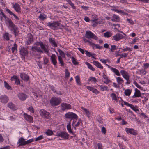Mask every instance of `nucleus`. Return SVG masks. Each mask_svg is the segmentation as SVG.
I'll list each match as a JSON object with an SVG mask.
<instances>
[{"instance_id": "2eb2a0df", "label": "nucleus", "mask_w": 149, "mask_h": 149, "mask_svg": "<svg viewBox=\"0 0 149 149\" xmlns=\"http://www.w3.org/2000/svg\"><path fill=\"white\" fill-rule=\"evenodd\" d=\"M81 122V120L80 119H79L78 121L77 122H76V121L75 120H73L72 124V125L74 127L75 129H76V127L79 126Z\"/></svg>"}, {"instance_id": "c756f323", "label": "nucleus", "mask_w": 149, "mask_h": 149, "mask_svg": "<svg viewBox=\"0 0 149 149\" xmlns=\"http://www.w3.org/2000/svg\"><path fill=\"white\" fill-rule=\"evenodd\" d=\"M49 41L52 45H53L54 46L57 47V44L55 41L53 40L52 38H49Z\"/></svg>"}, {"instance_id": "9b49d317", "label": "nucleus", "mask_w": 149, "mask_h": 149, "mask_svg": "<svg viewBox=\"0 0 149 149\" xmlns=\"http://www.w3.org/2000/svg\"><path fill=\"white\" fill-rule=\"evenodd\" d=\"M120 73L125 79L127 80H129V76L126 72L124 70H121L120 71Z\"/></svg>"}, {"instance_id": "864d4df0", "label": "nucleus", "mask_w": 149, "mask_h": 149, "mask_svg": "<svg viewBox=\"0 0 149 149\" xmlns=\"http://www.w3.org/2000/svg\"><path fill=\"white\" fill-rule=\"evenodd\" d=\"M40 46L41 48L44 50V51H45V50H46L47 49L42 42H41V44H40Z\"/></svg>"}, {"instance_id": "423d86ee", "label": "nucleus", "mask_w": 149, "mask_h": 149, "mask_svg": "<svg viewBox=\"0 0 149 149\" xmlns=\"http://www.w3.org/2000/svg\"><path fill=\"white\" fill-rule=\"evenodd\" d=\"M40 115L44 118H49L50 117V113L44 110H40Z\"/></svg>"}, {"instance_id": "a19ab883", "label": "nucleus", "mask_w": 149, "mask_h": 149, "mask_svg": "<svg viewBox=\"0 0 149 149\" xmlns=\"http://www.w3.org/2000/svg\"><path fill=\"white\" fill-rule=\"evenodd\" d=\"M117 82L120 84L123 82V80L120 78V77H118L117 78Z\"/></svg>"}, {"instance_id": "7c9ffc66", "label": "nucleus", "mask_w": 149, "mask_h": 149, "mask_svg": "<svg viewBox=\"0 0 149 149\" xmlns=\"http://www.w3.org/2000/svg\"><path fill=\"white\" fill-rule=\"evenodd\" d=\"M131 91L129 89H127L125 90L124 93L126 96H129L131 94Z\"/></svg>"}, {"instance_id": "39448f33", "label": "nucleus", "mask_w": 149, "mask_h": 149, "mask_svg": "<svg viewBox=\"0 0 149 149\" xmlns=\"http://www.w3.org/2000/svg\"><path fill=\"white\" fill-rule=\"evenodd\" d=\"M47 25L48 26L52 27V29H54L60 25V23L58 21L53 22L52 23L50 22L47 23Z\"/></svg>"}, {"instance_id": "0eeeda50", "label": "nucleus", "mask_w": 149, "mask_h": 149, "mask_svg": "<svg viewBox=\"0 0 149 149\" xmlns=\"http://www.w3.org/2000/svg\"><path fill=\"white\" fill-rule=\"evenodd\" d=\"M50 103L52 106H56L60 103V100L56 97L52 98L50 100Z\"/></svg>"}, {"instance_id": "603ef678", "label": "nucleus", "mask_w": 149, "mask_h": 149, "mask_svg": "<svg viewBox=\"0 0 149 149\" xmlns=\"http://www.w3.org/2000/svg\"><path fill=\"white\" fill-rule=\"evenodd\" d=\"M39 18L40 19L44 20L45 19H46V17H45L42 14H41L40 15V16L39 17Z\"/></svg>"}, {"instance_id": "c85d7f7f", "label": "nucleus", "mask_w": 149, "mask_h": 149, "mask_svg": "<svg viewBox=\"0 0 149 149\" xmlns=\"http://www.w3.org/2000/svg\"><path fill=\"white\" fill-rule=\"evenodd\" d=\"M4 84L5 87L6 89L8 90H12L11 86L6 81H4Z\"/></svg>"}, {"instance_id": "393cba45", "label": "nucleus", "mask_w": 149, "mask_h": 149, "mask_svg": "<svg viewBox=\"0 0 149 149\" xmlns=\"http://www.w3.org/2000/svg\"><path fill=\"white\" fill-rule=\"evenodd\" d=\"M1 101L3 103H6L8 100V97L6 96H4L0 98Z\"/></svg>"}, {"instance_id": "1a4fd4ad", "label": "nucleus", "mask_w": 149, "mask_h": 149, "mask_svg": "<svg viewBox=\"0 0 149 149\" xmlns=\"http://www.w3.org/2000/svg\"><path fill=\"white\" fill-rule=\"evenodd\" d=\"M56 58L57 57L56 55L52 54L51 56L50 59L51 62L54 66L56 65L57 64Z\"/></svg>"}, {"instance_id": "bb28decb", "label": "nucleus", "mask_w": 149, "mask_h": 149, "mask_svg": "<svg viewBox=\"0 0 149 149\" xmlns=\"http://www.w3.org/2000/svg\"><path fill=\"white\" fill-rule=\"evenodd\" d=\"M93 63L97 67L100 68L102 69L103 68V67L98 61H93Z\"/></svg>"}, {"instance_id": "680f3d73", "label": "nucleus", "mask_w": 149, "mask_h": 149, "mask_svg": "<svg viewBox=\"0 0 149 149\" xmlns=\"http://www.w3.org/2000/svg\"><path fill=\"white\" fill-rule=\"evenodd\" d=\"M127 21H129V22L132 25H133L134 24V22L132 20L128 19H127Z\"/></svg>"}, {"instance_id": "c9c22d12", "label": "nucleus", "mask_w": 149, "mask_h": 149, "mask_svg": "<svg viewBox=\"0 0 149 149\" xmlns=\"http://www.w3.org/2000/svg\"><path fill=\"white\" fill-rule=\"evenodd\" d=\"M45 134L49 136L52 135L53 134V132L49 129L47 130L45 132Z\"/></svg>"}, {"instance_id": "3c124183", "label": "nucleus", "mask_w": 149, "mask_h": 149, "mask_svg": "<svg viewBox=\"0 0 149 149\" xmlns=\"http://www.w3.org/2000/svg\"><path fill=\"white\" fill-rule=\"evenodd\" d=\"M85 54H86V55H87L88 56L90 57L92 56V54L91 53L89 52H88V51L87 50H85Z\"/></svg>"}, {"instance_id": "49530a36", "label": "nucleus", "mask_w": 149, "mask_h": 149, "mask_svg": "<svg viewBox=\"0 0 149 149\" xmlns=\"http://www.w3.org/2000/svg\"><path fill=\"white\" fill-rule=\"evenodd\" d=\"M34 140L33 139H29V140H28L26 141H25V143L22 144V145H26L28 144L33 141Z\"/></svg>"}, {"instance_id": "cd10ccee", "label": "nucleus", "mask_w": 149, "mask_h": 149, "mask_svg": "<svg viewBox=\"0 0 149 149\" xmlns=\"http://www.w3.org/2000/svg\"><path fill=\"white\" fill-rule=\"evenodd\" d=\"M13 8L17 12H19L20 10V7L19 5L17 3H15L13 6Z\"/></svg>"}, {"instance_id": "b1692460", "label": "nucleus", "mask_w": 149, "mask_h": 149, "mask_svg": "<svg viewBox=\"0 0 149 149\" xmlns=\"http://www.w3.org/2000/svg\"><path fill=\"white\" fill-rule=\"evenodd\" d=\"M11 80L12 81H15V83L17 85L19 84L20 83V81L17 79V77L15 76H13L11 78Z\"/></svg>"}, {"instance_id": "473e14b6", "label": "nucleus", "mask_w": 149, "mask_h": 149, "mask_svg": "<svg viewBox=\"0 0 149 149\" xmlns=\"http://www.w3.org/2000/svg\"><path fill=\"white\" fill-rule=\"evenodd\" d=\"M104 36L105 37L109 38L112 35V33H111L110 32H107L104 34Z\"/></svg>"}, {"instance_id": "052dcab7", "label": "nucleus", "mask_w": 149, "mask_h": 149, "mask_svg": "<svg viewBox=\"0 0 149 149\" xmlns=\"http://www.w3.org/2000/svg\"><path fill=\"white\" fill-rule=\"evenodd\" d=\"M98 149H102V146L100 143H98L97 144Z\"/></svg>"}, {"instance_id": "aec40b11", "label": "nucleus", "mask_w": 149, "mask_h": 149, "mask_svg": "<svg viewBox=\"0 0 149 149\" xmlns=\"http://www.w3.org/2000/svg\"><path fill=\"white\" fill-rule=\"evenodd\" d=\"M20 54L23 56H26L28 53V51L26 49H22L20 50Z\"/></svg>"}, {"instance_id": "2f4dec72", "label": "nucleus", "mask_w": 149, "mask_h": 149, "mask_svg": "<svg viewBox=\"0 0 149 149\" xmlns=\"http://www.w3.org/2000/svg\"><path fill=\"white\" fill-rule=\"evenodd\" d=\"M111 70L115 73L118 76L120 75V74L118 70L115 68L111 67Z\"/></svg>"}, {"instance_id": "774afa93", "label": "nucleus", "mask_w": 149, "mask_h": 149, "mask_svg": "<svg viewBox=\"0 0 149 149\" xmlns=\"http://www.w3.org/2000/svg\"><path fill=\"white\" fill-rule=\"evenodd\" d=\"M70 5L74 9H75L76 8V7L75 6H74V4L72 2H70V3H69Z\"/></svg>"}, {"instance_id": "4d7b16f0", "label": "nucleus", "mask_w": 149, "mask_h": 149, "mask_svg": "<svg viewBox=\"0 0 149 149\" xmlns=\"http://www.w3.org/2000/svg\"><path fill=\"white\" fill-rule=\"evenodd\" d=\"M97 19H94L93 20H92V21L93 22H95V24H93V26H96V24L98 23V22H97Z\"/></svg>"}, {"instance_id": "58836bf2", "label": "nucleus", "mask_w": 149, "mask_h": 149, "mask_svg": "<svg viewBox=\"0 0 149 149\" xmlns=\"http://www.w3.org/2000/svg\"><path fill=\"white\" fill-rule=\"evenodd\" d=\"M86 64L88 65V68L89 69L91 70H92L94 71L95 70V69L91 65L90 63H89L88 62H86Z\"/></svg>"}, {"instance_id": "a878e982", "label": "nucleus", "mask_w": 149, "mask_h": 149, "mask_svg": "<svg viewBox=\"0 0 149 149\" xmlns=\"http://www.w3.org/2000/svg\"><path fill=\"white\" fill-rule=\"evenodd\" d=\"M111 20L113 22H119L120 21V18L118 16H117L115 14H114L113 18L111 19Z\"/></svg>"}, {"instance_id": "6ab92c4d", "label": "nucleus", "mask_w": 149, "mask_h": 149, "mask_svg": "<svg viewBox=\"0 0 149 149\" xmlns=\"http://www.w3.org/2000/svg\"><path fill=\"white\" fill-rule=\"evenodd\" d=\"M33 38L32 35L31 33L28 34V39L27 40L28 44H29L33 42Z\"/></svg>"}, {"instance_id": "8fccbe9b", "label": "nucleus", "mask_w": 149, "mask_h": 149, "mask_svg": "<svg viewBox=\"0 0 149 149\" xmlns=\"http://www.w3.org/2000/svg\"><path fill=\"white\" fill-rule=\"evenodd\" d=\"M9 33H6L5 34V38L7 40H9Z\"/></svg>"}, {"instance_id": "ea45409f", "label": "nucleus", "mask_w": 149, "mask_h": 149, "mask_svg": "<svg viewBox=\"0 0 149 149\" xmlns=\"http://www.w3.org/2000/svg\"><path fill=\"white\" fill-rule=\"evenodd\" d=\"M82 109L84 110V111L85 112L86 114L87 115L88 117H89V115L90 114V113L89 111L87 109H86L82 107Z\"/></svg>"}, {"instance_id": "6e6552de", "label": "nucleus", "mask_w": 149, "mask_h": 149, "mask_svg": "<svg viewBox=\"0 0 149 149\" xmlns=\"http://www.w3.org/2000/svg\"><path fill=\"white\" fill-rule=\"evenodd\" d=\"M113 38L114 40L118 41L120 39L124 38V36L121 34L117 33L113 36Z\"/></svg>"}, {"instance_id": "f8f14e48", "label": "nucleus", "mask_w": 149, "mask_h": 149, "mask_svg": "<svg viewBox=\"0 0 149 149\" xmlns=\"http://www.w3.org/2000/svg\"><path fill=\"white\" fill-rule=\"evenodd\" d=\"M24 117L28 121L30 122H33V118L32 116L30 115H28L27 114L25 113L24 114Z\"/></svg>"}, {"instance_id": "4468645a", "label": "nucleus", "mask_w": 149, "mask_h": 149, "mask_svg": "<svg viewBox=\"0 0 149 149\" xmlns=\"http://www.w3.org/2000/svg\"><path fill=\"white\" fill-rule=\"evenodd\" d=\"M125 130L126 132L127 133H130L134 135H136V134L135 131L133 129L126 128Z\"/></svg>"}, {"instance_id": "de8ad7c7", "label": "nucleus", "mask_w": 149, "mask_h": 149, "mask_svg": "<svg viewBox=\"0 0 149 149\" xmlns=\"http://www.w3.org/2000/svg\"><path fill=\"white\" fill-rule=\"evenodd\" d=\"M111 48L110 50L112 52H113L114 50L116 49V47L115 45H111Z\"/></svg>"}, {"instance_id": "5fc2aeb1", "label": "nucleus", "mask_w": 149, "mask_h": 149, "mask_svg": "<svg viewBox=\"0 0 149 149\" xmlns=\"http://www.w3.org/2000/svg\"><path fill=\"white\" fill-rule=\"evenodd\" d=\"M89 80L90 81H92L94 82H97V80H96V78L94 77H90Z\"/></svg>"}, {"instance_id": "a211bd4d", "label": "nucleus", "mask_w": 149, "mask_h": 149, "mask_svg": "<svg viewBox=\"0 0 149 149\" xmlns=\"http://www.w3.org/2000/svg\"><path fill=\"white\" fill-rule=\"evenodd\" d=\"M135 92L133 96H132V97L133 98H134L136 97H139L141 95V93L140 91L137 89V88H136L135 89Z\"/></svg>"}, {"instance_id": "09e8293b", "label": "nucleus", "mask_w": 149, "mask_h": 149, "mask_svg": "<svg viewBox=\"0 0 149 149\" xmlns=\"http://www.w3.org/2000/svg\"><path fill=\"white\" fill-rule=\"evenodd\" d=\"M58 51L59 52V54L61 56L63 57L65 56V54L61 50L59 49L58 50Z\"/></svg>"}, {"instance_id": "dca6fc26", "label": "nucleus", "mask_w": 149, "mask_h": 149, "mask_svg": "<svg viewBox=\"0 0 149 149\" xmlns=\"http://www.w3.org/2000/svg\"><path fill=\"white\" fill-rule=\"evenodd\" d=\"M20 77L23 80L25 81H28L29 78V76L24 73L21 74Z\"/></svg>"}, {"instance_id": "0e129e2a", "label": "nucleus", "mask_w": 149, "mask_h": 149, "mask_svg": "<svg viewBox=\"0 0 149 149\" xmlns=\"http://www.w3.org/2000/svg\"><path fill=\"white\" fill-rule=\"evenodd\" d=\"M93 93H95L96 94H97L99 93V92L96 89L93 88V91H92Z\"/></svg>"}, {"instance_id": "37998d69", "label": "nucleus", "mask_w": 149, "mask_h": 149, "mask_svg": "<svg viewBox=\"0 0 149 149\" xmlns=\"http://www.w3.org/2000/svg\"><path fill=\"white\" fill-rule=\"evenodd\" d=\"M65 78H68L70 76V72H68L67 69H65Z\"/></svg>"}, {"instance_id": "4c0bfd02", "label": "nucleus", "mask_w": 149, "mask_h": 149, "mask_svg": "<svg viewBox=\"0 0 149 149\" xmlns=\"http://www.w3.org/2000/svg\"><path fill=\"white\" fill-rule=\"evenodd\" d=\"M71 58L72 59V61L74 65H77L78 64V62L76 60L73 56Z\"/></svg>"}, {"instance_id": "7ed1b4c3", "label": "nucleus", "mask_w": 149, "mask_h": 149, "mask_svg": "<svg viewBox=\"0 0 149 149\" xmlns=\"http://www.w3.org/2000/svg\"><path fill=\"white\" fill-rule=\"evenodd\" d=\"M56 136L61 137L64 139H67L68 138L69 134L65 131H60L57 133Z\"/></svg>"}, {"instance_id": "f3484780", "label": "nucleus", "mask_w": 149, "mask_h": 149, "mask_svg": "<svg viewBox=\"0 0 149 149\" xmlns=\"http://www.w3.org/2000/svg\"><path fill=\"white\" fill-rule=\"evenodd\" d=\"M124 102L125 105L130 107L131 109L135 111L136 112L137 111H139L138 109H136L135 107L132 104H129L126 102Z\"/></svg>"}, {"instance_id": "ddd939ff", "label": "nucleus", "mask_w": 149, "mask_h": 149, "mask_svg": "<svg viewBox=\"0 0 149 149\" xmlns=\"http://www.w3.org/2000/svg\"><path fill=\"white\" fill-rule=\"evenodd\" d=\"M61 106L63 107V108H62V109L63 110H64L66 109H70L71 107V105L70 104L66 103H63L62 104Z\"/></svg>"}, {"instance_id": "9d476101", "label": "nucleus", "mask_w": 149, "mask_h": 149, "mask_svg": "<svg viewBox=\"0 0 149 149\" xmlns=\"http://www.w3.org/2000/svg\"><path fill=\"white\" fill-rule=\"evenodd\" d=\"M19 99L22 101H24L28 97V96L23 93H20L18 94Z\"/></svg>"}, {"instance_id": "bf43d9fd", "label": "nucleus", "mask_w": 149, "mask_h": 149, "mask_svg": "<svg viewBox=\"0 0 149 149\" xmlns=\"http://www.w3.org/2000/svg\"><path fill=\"white\" fill-rule=\"evenodd\" d=\"M43 138V136L42 135H41L39 136L36 139L35 141H37L39 140H40Z\"/></svg>"}, {"instance_id": "a18cd8bd", "label": "nucleus", "mask_w": 149, "mask_h": 149, "mask_svg": "<svg viewBox=\"0 0 149 149\" xmlns=\"http://www.w3.org/2000/svg\"><path fill=\"white\" fill-rule=\"evenodd\" d=\"M17 45L15 43L14 44V46L12 48V53H13L14 52V51L17 49Z\"/></svg>"}, {"instance_id": "f704fd0d", "label": "nucleus", "mask_w": 149, "mask_h": 149, "mask_svg": "<svg viewBox=\"0 0 149 149\" xmlns=\"http://www.w3.org/2000/svg\"><path fill=\"white\" fill-rule=\"evenodd\" d=\"M67 130L69 131V133L72 134L73 133V132L71 128L70 123H69L67 125Z\"/></svg>"}, {"instance_id": "5701e85b", "label": "nucleus", "mask_w": 149, "mask_h": 149, "mask_svg": "<svg viewBox=\"0 0 149 149\" xmlns=\"http://www.w3.org/2000/svg\"><path fill=\"white\" fill-rule=\"evenodd\" d=\"M25 139L21 137L20 138L18 142V144H19L18 146L19 147L22 146L24 145H22V144L25 143Z\"/></svg>"}, {"instance_id": "f257e3e1", "label": "nucleus", "mask_w": 149, "mask_h": 149, "mask_svg": "<svg viewBox=\"0 0 149 149\" xmlns=\"http://www.w3.org/2000/svg\"><path fill=\"white\" fill-rule=\"evenodd\" d=\"M4 18L5 19V22L6 24H7V23H8V27L10 29L11 31L13 32L15 36H16L18 35L17 31L18 29V28L15 25L10 18H8L7 17H6Z\"/></svg>"}, {"instance_id": "6e6d98bb", "label": "nucleus", "mask_w": 149, "mask_h": 149, "mask_svg": "<svg viewBox=\"0 0 149 149\" xmlns=\"http://www.w3.org/2000/svg\"><path fill=\"white\" fill-rule=\"evenodd\" d=\"M106 129L104 127H103L101 130V132L102 133L104 134H106Z\"/></svg>"}, {"instance_id": "4be33fe9", "label": "nucleus", "mask_w": 149, "mask_h": 149, "mask_svg": "<svg viewBox=\"0 0 149 149\" xmlns=\"http://www.w3.org/2000/svg\"><path fill=\"white\" fill-rule=\"evenodd\" d=\"M8 106L10 109L13 110H16L17 109V107H16L15 106L12 102L8 103Z\"/></svg>"}, {"instance_id": "e2e57ef3", "label": "nucleus", "mask_w": 149, "mask_h": 149, "mask_svg": "<svg viewBox=\"0 0 149 149\" xmlns=\"http://www.w3.org/2000/svg\"><path fill=\"white\" fill-rule=\"evenodd\" d=\"M94 46L96 47L97 49H101L102 47V46H99L98 44H95Z\"/></svg>"}, {"instance_id": "e433bc0d", "label": "nucleus", "mask_w": 149, "mask_h": 149, "mask_svg": "<svg viewBox=\"0 0 149 149\" xmlns=\"http://www.w3.org/2000/svg\"><path fill=\"white\" fill-rule=\"evenodd\" d=\"M58 58L60 64L61 65V66H63L64 65V63L61 57L60 56H58Z\"/></svg>"}, {"instance_id": "338daca9", "label": "nucleus", "mask_w": 149, "mask_h": 149, "mask_svg": "<svg viewBox=\"0 0 149 149\" xmlns=\"http://www.w3.org/2000/svg\"><path fill=\"white\" fill-rule=\"evenodd\" d=\"M6 11L10 14V15H13L14 13H13L10 10L8 9H7L6 10Z\"/></svg>"}, {"instance_id": "20e7f679", "label": "nucleus", "mask_w": 149, "mask_h": 149, "mask_svg": "<svg viewBox=\"0 0 149 149\" xmlns=\"http://www.w3.org/2000/svg\"><path fill=\"white\" fill-rule=\"evenodd\" d=\"M65 117L67 118H71L72 119H76L78 118L77 116L75 113L72 112H69L65 115Z\"/></svg>"}, {"instance_id": "412c9836", "label": "nucleus", "mask_w": 149, "mask_h": 149, "mask_svg": "<svg viewBox=\"0 0 149 149\" xmlns=\"http://www.w3.org/2000/svg\"><path fill=\"white\" fill-rule=\"evenodd\" d=\"M31 50L32 51H34L35 50L38 52L43 53V51L41 50L40 47H38L37 46H33L31 48Z\"/></svg>"}, {"instance_id": "72a5a7b5", "label": "nucleus", "mask_w": 149, "mask_h": 149, "mask_svg": "<svg viewBox=\"0 0 149 149\" xmlns=\"http://www.w3.org/2000/svg\"><path fill=\"white\" fill-rule=\"evenodd\" d=\"M76 82L79 85H81L80 79L79 76H77L75 77Z\"/></svg>"}, {"instance_id": "79ce46f5", "label": "nucleus", "mask_w": 149, "mask_h": 149, "mask_svg": "<svg viewBox=\"0 0 149 149\" xmlns=\"http://www.w3.org/2000/svg\"><path fill=\"white\" fill-rule=\"evenodd\" d=\"M111 97H112V99L115 100L117 101L118 100V98H117L115 94L114 93H113L111 95Z\"/></svg>"}, {"instance_id": "f03ea898", "label": "nucleus", "mask_w": 149, "mask_h": 149, "mask_svg": "<svg viewBox=\"0 0 149 149\" xmlns=\"http://www.w3.org/2000/svg\"><path fill=\"white\" fill-rule=\"evenodd\" d=\"M85 37L89 39L93 38L95 40H97L98 37L91 31H86V32Z\"/></svg>"}, {"instance_id": "13d9d810", "label": "nucleus", "mask_w": 149, "mask_h": 149, "mask_svg": "<svg viewBox=\"0 0 149 149\" xmlns=\"http://www.w3.org/2000/svg\"><path fill=\"white\" fill-rule=\"evenodd\" d=\"M28 110H29V111H31L32 112V113H34V109H33V108L32 107V106H31V107H29L28 108Z\"/></svg>"}, {"instance_id": "69168bd1", "label": "nucleus", "mask_w": 149, "mask_h": 149, "mask_svg": "<svg viewBox=\"0 0 149 149\" xmlns=\"http://www.w3.org/2000/svg\"><path fill=\"white\" fill-rule=\"evenodd\" d=\"M6 11L10 14V15H13L14 13H13L10 10L8 9H7L6 10Z\"/></svg>"}, {"instance_id": "c03bdc74", "label": "nucleus", "mask_w": 149, "mask_h": 149, "mask_svg": "<svg viewBox=\"0 0 149 149\" xmlns=\"http://www.w3.org/2000/svg\"><path fill=\"white\" fill-rule=\"evenodd\" d=\"M100 88L101 90L102 91L104 90L108 91L109 90L108 89V88L107 86H100Z\"/></svg>"}]
</instances>
